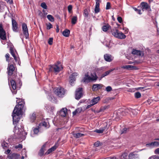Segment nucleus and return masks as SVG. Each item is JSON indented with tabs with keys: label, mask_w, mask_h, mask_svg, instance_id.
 Here are the masks:
<instances>
[{
	"label": "nucleus",
	"mask_w": 159,
	"mask_h": 159,
	"mask_svg": "<svg viewBox=\"0 0 159 159\" xmlns=\"http://www.w3.org/2000/svg\"><path fill=\"white\" fill-rule=\"evenodd\" d=\"M19 100H17L16 102L18 103L15 106L13 111L12 115L14 125L17 124L19 119V116L22 115V110L24 106V102L23 101L20 102V99Z\"/></svg>",
	"instance_id": "f257e3e1"
},
{
	"label": "nucleus",
	"mask_w": 159,
	"mask_h": 159,
	"mask_svg": "<svg viewBox=\"0 0 159 159\" xmlns=\"http://www.w3.org/2000/svg\"><path fill=\"white\" fill-rule=\"evenodd\" d=\"M98 78V77L95 72L91 73L90 75L87 72L85 74L82 81L85 83H89L90 82L95 81Z\"/></svg>",
	"instance_id": "f03ea898"
},
{
	"label": "nucleus",
	"mask_w": 159,
	"mask_h": 159,
	"mask_svg": "<svg viewBox=\"0 0 159 159\" xmlns=\"http://www.w3.org/2000/svg\"><path fill=\"white\" fill-rule=\"evenodd\" d=\"M13 131L15 133V136H17V138H18L24 139L27 134L26 132L24 131L23 127H21V128H18L17 129L16 126H15Z\"/></svg>",
	"instance_id": "7ed1b4c3"
},
{
	"label": "nucleus",
	"mask_w": 159,
	"mask_h": 159,
	"mask_svg": "<svg viewBox=\"0 0 159 159\" xmlns=\"http://www.w3.org/2000/svg\"><path fill=\"white\" fill-rule=\"evenodd\" d=\"M112 34L115 37L119 39H123L126 38V36L121 32L115 28L111 30Z\"/></svg>",
	"instance_id": "20e7f679"
},
{
	"label": "nucleus",
	"mask_w": 159,
	"mask_h": 159,
	"mask_svg": "<svg viewBox=\"0 0 159 159\" xmlns=\"http://www.w3.org/2000/svg\"><path fill=\"white\" fill-rule=\"evenodd\" d=\"M49 71H53L55 73H58L62 69V67L59 62H57V64H55L49 66Z\"/></svg>",
	"instance_id": "39448f33"
},
{
	"label": "nucleus",
	"mask_w": 159,
	"mask_h": 159,
	"mask_svg": "<svg viewBox=\"0 0 159 159\" xmlns=\"http://www.w3.org/2000/svg\"><path fill=\"white\" fill-rule=\"evenodd\" d=\"M54 92L58 97H62L64 95L65 91L64 88L59 87L55 88Z\"/></svg>",
	"instance_id": "423d86ee"
},
{
	"label": "nucleus",
	"mask_w": 159,
	"mask_h": 159,
	"mask_svg": "<svg viewBox=\"0 0 159 159\" xmlns=\"http://www.w3.org/2000/svg\"><path fill=\"white\" fill-rule=\"evenodd\" d=\"M82 89L81 88H79L76 89L75 91V98L76 99L79 100L83 96Z\"/></svg>",
	"instance_id": "0eeeda50"
},
{
	"label": "nucleus",
	"mask_w": 159,
	"mask_h": 159,
	"mask_svg": "<svg viewBox=\"0 0 159 159\" xmlns=\"http://www.w3.org/2000/svg\"><path fill=\"white\" fill-rule=\"evenodd\" d=\"M0 38L3 40H5L7 39L6 32L3 28L2 23H0Z\"/></svg>",
	"instance_id": "6e6552de"
},
{
	"label": "nucleus",
	"mask_w": 159,
	"mask_h": 159,
	"mask_svg": "<svg viewBox=\"0 0 159 159\" xmlns=\"http://www.w3.org/2000/svg\"><path fill=\"white\" fill-rule=\"evenodd\" d=\"M23 33L25 36V38L27 39L29 37V33L27 25L25 23H23L22 26Z\"/></svg>",
	"instance_id": "1a4fd4ad"
},
{
	"label": "nucleus",
	"mask_w": 159,
	"mask_h": 159,
	"mask_svg": "<svg viewBox=\"0 0 159 159\" xmlns=\"http://www.w3.org/2000/svg\"><path fill=\"white\" fill-rule=\"evenodd\" d=\"M11 87L12 89L10 87L11 89L13 94H16L17 93V90H16V84L15 81L13 80H12L11 81Z\"/></svg>",
	"instance_id": "9d476101"
},
{
	"label": "nucleus",
	"mask_w": 159,
	"mask_h": 159,
	"mask_svg": "<svg viewBox=\"0 0 159 159\" xmlns=\"http://www.w3.org/2000/svg\"><path fill=\"white\" fill-rule=\"evenodd\" d=\"M78 75V73L76 72L73 73L71 74L69 78V81L70 83L72 84L74 83L76 80V77Z\"/></svg>",
	"instance_id": "9b49d317"
},
{
	"label": "nucleus",
	"mask_w": 159,
	"mask_h": 159,
	"mask_svg": "<svg viewBox=\"0 0 159 159\" xmlns=\"http://www.w3.org/2000/svg\"><path fill=\"white\" fill-rule=\"evenodd\" d=\"M103 86V85L101 84H94L93 85L92 89L93 91H97Z\"/></svg>",
	"instance_id": "f8f14e48"
},
{
	"label": "nucleus",
	"mask_w": 159,
	"mask_h": 159,
	"mask_svg": "<svg viewBox=\"0 0 159 159\" xmlns=\"http://www.w3.org/2000/svg\"><path fill=\"white\" fill-rule=\"evenodd\" d=\"M146 146L147 147L152 148L155 147L159 146V142L157 141H154L146 144Z\"/></svg>",
	"instance_id": "ddd939ff"
},
{
	"label": "nucleus",
	"mask_w": 159,
	"mask_h": 159,
	"mask_svg": "<svg viewBox=\"0 0 159 159\" xmlns=\"http://www.w3.org/2000/svg\"><path fill=\"white\" fill-rule=\"evenodd\" d=\"M12 25L13 30L14 32H17L18 29V24L16 21L12 18Z\"/></svg>",
	"instance_id": "4468645a"
},
{
	"label": "nucleus",
	"mask_w": 159,
	"mask_h": 159,
	"mask_svg": "<svg viewBox=\"0 0 159 159\" xmlns=\"http://www.w3.org/2000/svg\"><path fill=\"white\" fill-rule=\"evenodd\" d=\"M14 70L15 68L13 65H11L8 66L7 68L8 75H12Z\"/></svg>",
	"instance_id": "2eb2a0df"
},
{
	"label": "nucleus",
	"mask_w": 159,
	"mask_h": 159,
	"mask_svg": "<svg viewBox=\"0 0 159 159\" xmlns=\"http://www.w3.org/2000/svg\"><path fill=\"white\" fill-rule=\"evenodd\" d=\"M142 10L144 11L145 10H147L150 8V6L148 4L145 2H142L141 3Z\"/></svg>",
	"instance_id": "dca6fc26"
},
{
	"label": "nucleus",
	"mask_w": 159,
	"mask_h": 159,
	"mask_svg": "<svg viewBox=\"0 0 159 159\" xmlns=\"http://www.w3.org/2000/svg\"><path fill=\"white\" fill-rule=\"evenodd\" d=\"M139 155L137 154L135 152H134L130 153L129 155V159H133L139 157Z\"/></svg>",
	"instance_id": "f3484780"
},
{
	"label": "nucleus",
	"mask_w": 159,
	"mask_h": 159,
	"mask_svg": "<svg viewBox=\"0 0 159 159\" xmlns=\"http://www.w3.org/2000/svg\"><path fill=\"white\" fill-rule=\"evenodd\" d=\"M105 60L107 61L111 62L113 60V57L111 56L109 54H106L104 55Z\"/></svg>",
	"instance_id": "a211bd4d"
},
{
	"label": "nucleus",
	"mask_w": 159,
	"mask_h": 159,
	"mask_svg": "<svg viewBox=\"0 0 159 159\" xmlns=\"http://www.w3.org/2000/svg\"><path fill=\"white\" fill-rule=\"evenodd\" d=\"M20 155L16 153H13L9 154L8 156L9 159H18Z\"/></svg>",
	"instance_id": "6ab92c4d"
},
{
	"label": "nucleus",
	"mask_w": 159,
	"mask_h": 159,
	"mask_svg": "<svg viewBox=\"0 0 159 159\" xmlns=\"http://www.w3.org/2000/svg\"><path fill=\"white\" fill-rule=\"evenodd\" d=\"M126 112L129 113L130 115L132 114L135 115L137 114L136 110L131 108L127 109L125 110Z\"/></svg>",
	"instance_id": "aec40b11"
},
{
	"label": "nucleus",
	"mask_w": 159,
	"mask_h": 159,
	"mask_svg": "<svg viewBox=\"0 0 159 159\" xmlns=\"http://www.w3.org/2000/svg\"><path fill=\"white\" fill-rule=\"evenodd\" d=\"M100 99L99 97L94 98L91 100L90 102L92 104V105H94L96 104L100 100Z\"/></svg>",
	"instance_id": "412c9836"
},
{
	"label": "nucleus",
	"mask_w": 159,
	"mask_h": 159,
	"mask_svg": "<svg viewBox=\"0 0 159 159\" xmlns=\"http://www.w3.org/2000/svg\"><path fill=\"white\" fill-rule=\"evenodd\" d=\"M67 113V109L66 108H63L60 111V115L63 117H65L66 116Z\"/></svg>",
	"instance_id": "4be33fe9"
},
{
	"label": "nucleus",
	"mask_w": 159,
	"mask_h": 159,
	"mask_svg": "<svg viewBox=\"0 0 159 159\" xmlns=\"http://www.w3.org/2000/svg\"><path fill=\"white\" fill-rule=\"evenodd\" d=\"M133 54L136 55L138 56H141L143 55V53L140 50L133 49L132 52Z\"/></svg>",
	"instance_id": "5701e85b"
},
{
	"label": "nucleus",
	"mask_w": 159,
	"mask_h": 159,
	"mask_svg": "<svg viewBox=\"0 0 159 159\" xmlns=\"http://www.w3.org/2000/svg\"><path fill=\"white\" fill-rule=\"evenodd\" d=\"M114 70V69H111L108 71H106L105 73L102 74L100 77L101 79H102L105 76L108 75L110 72Z\"/></svg>",
	"instance_id": "b1692460"
},
{
	"label": "nucleus",
	"mask_w": 159,
	"mask_h": 159,
	"mask_svg": "<svg viewBox=\"0 0 159 159\" xmlns=\"http://www.w3.org/2000/svg\"><path fill=\"white\" fill-rule=\"evenodd\" d=\"M70 34V31L68 29L65 30L62 32V34L66 37H69Z\"/></svg>",
	"instance_id": "393cba45"
},
{
	"label": "nucleus",
	"mask_w": 159,
	"mask_h": 159,
	"mask_svg": "<svg viewBox=\"0 0 159 159\" xmlns=\"http://www.w3.org/2000/svg\"><path fill=\"white\" fill-rule=\"evenodd\" d=\"M57 148L56 146H54L50 148L49 149L48 151L45 153V154H48L51 153L52 151H54Z\"/></svg>",
	"instance_id": "a878e982"
},
{
	"label": "nucleus",
	"mask_w": 159,
	"mask_h": 159,
	"mask_svg": "<svg viewBox=\"0 0 159 159\" xmlns=\"http://www.w3.org/2000/svg\"><path fill=\"white\" fill-rule=\"evenodd\" d=\"M73 135L75 137L78 138L84 136V134H83L77 133L73 134Z\"/></svg>",
	"instance_id": "bb28decb"
},
{
	"label": "nucleus",
	"mask_w": 159,
	"mask_h": 159,
	"mask_svg": "<svg viewBox=\"0 0 159 159\" xmlns=\"http://www.w3.org/2000/svg\"><path fill=\"white\" fill-rule=\"evenodd\" d=\"M36 115L35 113H33L30 116V120L31 122H33L34 121L36 118Z\"/></svg>",
	"instance_id": "cd10ccee"
},
{
	"label": "nucleus",
	"mask_w": 159,
	"mask_h": 159,
	"mask_svg": "<svg viewBox=\"0 0 159 159\" xmlns=\"http://www.w3.org/2000/svg\"><path fill=\"white\" fill-rule=\"evenodd\" d=\"M48 100L52 102H55L56 101V98L55 97H53L52 95H50L48 97Z\"/></svg>",
	"instance_id": "c85d7f7f"
},
{
	"label": "nucleus",
	"mask_w": 159,
	"mask_h": 159,
	"mask_svg": "<svg viewBox=\"0 0 159 159\" xmlns=\"http://www.w3.org/2000/svg\"><path fill=\"white\" fill-rule=\"evenodd\" d=\"M77 20V17L76 16H73L71 19V23L72 24H75L76 23Z\"/></svg>",
	"instance_id": "c756f323"
},
{
	"label": "nucleus",
	"mask_w": 159,
	"mask_h": 159,
	"mask_svg": "<svg viewBox=\"0 0 159 159\" xmlns=\"http://www.w3.org/2000/svg\"><path fill=\"white\" fill-rule=\"evenodd\" d=\"M47 18L51 22H53L54 21V19L53 17L51 15H49L47 16Z\"/></svg>",
	"instance_id": "7c9ffc66"
},
{
	"label": "nucleus",
	"mask_w": 159,
	"mask_h": 159,
	"mask_svg": "<svg viewBox=\"0 0 159 159\" xmlns=\"http://www.w3.org/2000/svg\"><path fill=\"white\" fill-rule=\"evenodd\" d=\"M128 154L127 153L124 152L122 154L120 157V159H127Z\"/></svg>",
	"instance_id": "2f4dec72"
},
{
	"label": "nucleus",
	"mask_w": 159,
	"mask_h": 159,
	"mask_svg": "<svg viewBox=\"0 0 159 159\" xmlns=\"http://www.w3.org/2000/svg\"><path fill=\"white\" fill-rule=\"evenodd\" d=\"M45 146V145H43L42 146L41 148L40 149L39 153V154L40 156H42L43 155L44 153V148Z\"/></svg>",
	"instance_id": "473e14b6"
},
{
	"label": "nucleus",
	"mask_w": 159,
	"mask_h": 159,
	"mask_svg": "<svg viewBox=\"0 0 159 159\" xmlns=\"http://www.w3.org/2000/svg\"><path fill=\"white\" fill-rule=\"evenodd\" d=\"M42 125L44 126L46 128H48L49 127V123L48 122H47L45 121H43L41 124Z\"/></svg>",
	"instance_id": "72a5a7b5"
},
{
	"label": "nucleus",
	"mask_w": 159,
	"mask_h": 159,
	"mask_svg": "<svg viewBox=\"0 0 159 159\" xmlns=\"http://www.w3.org/2000/svg\"><path fill=\"white\" fill-rule=\"evenodd\" d=\"M89 10L85 9L84 10V15L85 17H88L89 15Z\"/></svg>",
	"instance_id": "f704fd0d"
},
{
	"label": "nucleus",
	"mask_w": 159,
	"mask_h": 159,
	"mask_svg": "<svg viewBox=\"0 0 159 159\" xmlns=\"http://www.w3.org/2000/svg\"><path fill=\"white\" fill-rule=\"evenodd\" d=\"M1 144L2 147H3V148L4 149H5V148H7L8 143H6L5 141H3L2 143Z\"/></svg>",
	"instance_id": "c9c22d12"
},
{
	"label": "nucleus",
	"mask_w": 159,
	"mask_h": 159,
	"mask_svg": "<svg viewBox=\"0 0 159 159\" xmlns=\"http://www.w3.org/2000/svg\"><path fill=\"white\" fill-rule=\"evenodd\" d=\"M104 129L102 128L101 129H96L95 131H94V132H96L98 133H102L104 131Z\"/></svg>",
	"instance_id": "e433bc0d"
},
{
	"label": "nucleus",
	"mask_w": 159,
	"mask_h": 159,
	"mask_svg": "<svg viewBox=\"0 0 159 159\" xmlns=\"http://www.w3.org/2000/svg\"><path fill=\"white\" fill-rule=\"evenodd\" d=\"M40 6L42 8L44 9H46L47 8V6L46 3L44 2L41 3Z\"/></svg>",
	"instance_id": "4c0bfd02"
},
{
	"label": "nucleus",
	"mask_w": 159,
	"mask_h": 159,
	"mask_svg": "<svg viewBox=\"0 0 159 159\" xmlns=\"http://www.w3.org/2000/svg\"><path fill=\"white\" fill-rule=\"evenodd\" d=\"M108 29V25H105L103 26L102 27V30L104 32L107 31Z\"/></svg>",
	"instance_id": "58836bf2"
},
{
	"label": "nucleus",
	"mask_w": 159,
	"mask_h": 159,
	"mask_svg": "<svg viewBox=\"0 0 159 159\" xmlns=\"http://www.w3.org/2000/svg\"><path fill=\"white\" fill-rule=\"evenodd\" d=\"M47 29V30H49L52 28V25L50 23H48L46 24Z\"/></svg>",
	"instance_id": "ea45409f"
},
{
	"label": "nucleus",
	"mask_w": 159,
	"mask_h": 159,
	"mask_svg": "<svg viewBox=\"0 0 159 159\" xmlns=\"http://www.w3.org/2000/svg\"><path fill=\"white\" fill-rule=\"evenodd\" d=\"M133 66L131 65H127L125 66H123L122 67V68L124 69H129L130 68H133Z\"/></svg>",
	"instance_id": "a19ab883"
},
{
	"label": "nucleus",
	"mask_w": 159,
	"mask_h": 159,
	"mask_svg": "<svg viewBox=\"0 0 159 159\" xmlns=\"http://www.w3.org/2000/svg\"><path fill=\"white\" fill-rule=\"evenodd\" d=\"M135 97L136 98H139L141 96V93L139 92H137L135 93Z\"/></svg>",
	"instance_id": "79ce46f5"
},
{
	"label": "nucleus",
	"mask_w": 159,
	"mask_h": 159,
	"mask_svg": "<svg viewBox=\"0 0 159 159\" xmlns=\"http://www.w3.org/2000/svg\"><path fill=\"white\" fill-rule=\"evenodd\" d=\"M148 159H159V156L153 155L149 157Z\"/></svg>",
	"instance_id": "37998d69"
},
{
	"label": "nucleus",
	"mask_w": 159,
	"mask_h": 159,
	"mask_svg": "<svg viewBox=\"0 0 159 159\" xmlns=\"http://www.w3.org/2000/svg\"><path fill=\"white\" fill-rule=\"evenodd\" d=\"M111 8V3L109 2H107V3L106 9L108 10Z\"/></svg>",
	"instance_id": "c03bdc74"
},
{
	"label": "nucleus",
	"mask_w": 159,
	"mask_h": 159,
	"mask_svg": "<svg viewBox=\"0 0 159 159\" xmlns=\"http://www.w3.org/2000/svg\"><path fill=\"white\" fill-rule=\"evenodd\" d=\"M127 129L126 128H125L123 129L121 131V134H123L125 133L127 131Z\"/></svg>",
	"instance_id": "a18cd8bd"
},
{
	"label": "nucleus",
	"mask_w": 159,
	"mask_h": 159,
	"mask_svg": "<svg viewBox=\"0 0 159 159\" xmlns=\"http://www.w3.org/2000/svg\"><path fill=\"white\" fill-rule=\"evenodd\" d=\"M53 38H50L48 40V43L50 45H52V43H53Z\"/></svg>",
	"instance_id": "49530a36"
},
{
	"label": "nucleus",
	"mask_w": 159,
	"mask_h": 159,
	"mask_svg": "<svg viewBox=\"0 0 159 159\" xmlns=\"http://www.w3.org/2000/svg\"><path fill=\"white\" fill-rule=\"evenodd\" d=\"M96 5L95 7H99V5L100 1L99 0H96Z\"/></svg>",
	"instance_id": "de8ad7c7"
},
{
	"label": "nucleus",
	"mask_w": 159,
	"mask_h": 159,
	"mask_svg": "<svg viewBox=\"0 0 159 159\" xmlns=\"http://www.w3.org/2000/svg\"><path fill=\"white\" fill-rule=\"evenodd\" d=\"M33 131L34 134H37L39 131V128H34L33 129Z\"/></svg>",
	"instance_id": "09e8293b"
},
{
	"label": "nucleus",
	"mask_w": 159,
	"mask_h": 159,
	"mask_svg": "<svg viewBox=\"0 0 159 159\" xmlns=\"http://www.w3.org/2000/svg\"><path fill=\"white\" fill-rule=\"evenodd\" d=\"M9 56H10L9 54L8 53H7V54H6L5 56V57L6 58V61H7L8 62H9Z\"/></svg>",
	"instance_id": "8fccbe9b"
},
{
	"label": "nucleus",
	"mask_w": 159,
	"mask_h": 159,
	"mask_svg": "<svg viewBox=\"0 0 159 159\" xmlns=\"http://www.w3.org/2000/svg\"><path fill=\"white\" fill-rule=\"evenodd\" d=\"M112 90V88L110 86H108L106 88V90L108 92L111 91Z\"/></svg>",
	"instance_id": "3c124183"
},
{
	"label": "nucleus",
	"mask_w": 159,
	"mask_h": 159,
	"mask_svg": "<svg viewBox=\"0 0 159 159\" xmlns=\"http://www.w3.org/2000/svg\"><path fill=\"white\" fill-rule=\"evenodd\" d=\"M94 146L96 147H98L101 145L99 141H97L94 143Z\"/></svg>",
	"instance_id": "603ef678"
},
{
	"label": "nucleus",
	"mask_w": 159,
	"mask_h": 159,
	"mask_svg": "<svg viewBox=\"0 0 159 159\" xmlns=\"http://www.w3.org/2000/svg\"><path fill=\"white\" fill-rule=\"evenodd\" d=\"M72 6L69 5L68 7V10L69 13H70L72 9Z\"/></svg>",
	"instance_id": "864d4df0"
},
{
	"label": "nucleus",
	"mask_w": 159,
	"mask_h": 159,
	"mask_svg": "<svg viewBox=\"0 0 159 159\" xmlns=\"http://www.w3.org/2000/svg\"><path fill=\"white\" fill-rule=\"evenodd\" d=\"M95 12L96 13H97L98 12H99L100 11V8L99 7H95Z\"/></svg>",
	"instance_id": "5fc2aeb1"
},
{
	"label": "nucleus",
	"mask_w": 159,
	"mask_h": 159,
	"mask_svg": "<svg viewBox=\"0 0 159 159\" xmlns=\"http://www.w3.org/2000/svg\"><path fill=\"white\" fill-rule=\"evenodd\" d=\"M117 20L119 23H121L122 21V19L120 16H118L117 18Z\"/></svg>",
	"instance_id": "6e6d98bb"
},
{
	"label": "nucleus",
	"mask_w": 159,
	"mask_h": 159,
	"mask_svg": "<svg viewBox=\"0 0 159 159\" xmlns=\"http://www.w3.org/2000/svg\"><path fill=\"white\" fill-rule=\"evenodd\" d=\"M154 152L155 154L159 155V148L156 149L154 151Z\"/></svg>",
	"instance_id": "4d7b16f0"
},
{
	"label": "nucleus",
	"mask_w": 159,
	"mask_h": 159,
	"mask_svg": "<svg viewBox=\"0 0 159 159\" xmlns=\"http://www.w3.org/2000/svg\"><path fill=\"white\" fill-rule=\"evenodd\" d=\"M22 148V145L21 144H19L18 145H16L15 146V148L16 149L18 148Z\"/></svg>",
	"instance_id": "13d9d810"
},
{
	"label": "nucleus",
	"mask_w": 159,
	"mask_h": 159,
	"mask_svg": "<svg viewBox=\"0 0 159 159\" xmlns=\"http://www.w3.org/2000/svg\"><path fill=\"white\" fill-rule=\"evenodd\" d=\"M77 111L78 113L80 112L82 110V109L81 107L79 108L76 110Z\"/></svg>",
	"instance_id": "bf43d9fd"
},
{
	"label": "nucleus",
	"mask_w": 159,
	"mask_h": 159,
	"mask_svg": "<svg viewBox=\"0 0 159 159\" xmlns=\"http://www.w3.org/2000/svg\"><path fill=\"white\" fill-rule=\"evenodd\" d=\"M93 106V105H92V104L91 103V102L90 103V104L89 105H88L87 106H85V109H87L90 107L92 106Z\"/></svg>",
	"instance_id": "052dcab7"
},
{
	"label": "nucleus",
	"mask_w": 159,
	"mask_h": 159,
	"mask_svg": "<svg viewBox=\"0 0 159 159\" xmlns=\"http://www.w3.org/2000/svg\"><path fill=\"white\" fill-rule=\"evenodd\" d=\"M14 58V59L16 61H17L18 62V64H19V58H17L16 56L15 57H13Z\"/></svg>",
	"instance_id": "680f3d73"
},
{
	"label": "nucleus",
	"mask_w": 159,
	"mask_h": 159,
	"mask_svg": "<svg viewBox=\"0 0 159 159\" xmlns=\"http://www.w3.org/2000/svg\"><path fill=\"white\" fill-rule=\"evenodd\" d=\"M11 53V54L12 56L13 57L15 56V54H14V51L13 50H11L10 51Z\"/></svg>",
	"instance_id": "e2e57ef3"
},
{
	"label": "nucleus",
	"mask_w": 159,
	"mask_h": 159,
	"mask_svg": "<svg viewBox=\"0 0 159 159\" xmlns=\"http://www.w3.org/2000/svg\"><path fill=\"white\" fill-rule=\"evenodd\" d=\"M11 150L10 149H7L6 151L5 152V153L6 154H8L10 152Z\"/></svg>",
	"instance_id": "0e129e2a"
},
{
	"label": "nucleus",
	"mask_w": 159,
	"mask_h": 159,
	"mask_svg": "<svg viewBox=\"0 0 159 159\" xmlns=\"http://www.w3.org/2000/svg\"><path fill=\"white\" fill-rule=\"evenodd\" d=\"M59 26L58 25H57L56 26V32L57 33H58L59 32Z\"/></svg>",
	"instance_id": "69168bd1"
},
{
	"label": "nucleus",
	"mask_w": 159,
	"mask_h": 159,
	"mask_svg": "<svg viewBox=\"0 0 159 159\" xmlns=\"http://www.w3.org/2000/svg\"><path fill=\"white\" fill-rule=\"evenodd\" d=\"M136 12L139 14H142L141 11L140 10L138 9Z\"/></svg>",
	"instance_id": "338daca9"
},
{
	"label": "nucleus",
	"mask_w": 159,
	"mask_h": 159,
	"mask_svg": "<svg viewBox=\"0 0 159 159\" xmlns=\"http://www.w3.org/2000/svg\"><path fill=\"white\" fill-rule=\"evenodd\" d=\"M107 159H117V158H116L115 157H109Z\"/></svg>",
	"instance_id": "774afa93"
}]
</instances>
